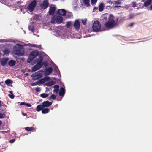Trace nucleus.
I'll list each match as a JSON object with an SVG mask.
<instances>
[{"instance_id":"ea45409f","label":"nucleus","mask_w":152,"mask_h":152,"mask_svg":"<svg viewBox=\"0 0 152 152\" xmlns=\"http://www.w3.org/2000/svg\"><path fill=\"white\" fill-rule=\"evenodd\" d=\"M25 106L29 107H30L31 106V105L28 103H26Z\"/></svg>"},{"instance_id":"3c124183","label":"nucleus","mask_w":152,"mask_h":152,"mask_svg":"<svg viewBox=\"0 0 152 152\" xmlns=\"http://www.w3.org/2000/svg\"><path fill=\"white\" fill-rule=\"evenodd\" d=\"M149 9H150V10H152V5H151V6H150Z\"/></svg>"},{"instance_id":"6e6d98bb","label":"nucleus","mask_w":152,"mask_h":152,"mask_svg":"<svg viewBox=\"0 0 152 152\" xmlns=\"http://www.w3.org/2000/svg\"><path fill=\"white\" fill-rule=\"evenodd\" d=\"M1 101H0V107H1Z\"/></svg>"},{"instance_id":"7c9ffc66","label":"nucleus","mask_w":152,"mask_h":152,"mask_svg":"<svg viewBox=\"0 0 152 152\" xmlns=\"http://www.w3.org/2000/svg\"><path fill=\"white\" fill-rule=\"evenodd\" d=\"M122 0H118L115 1L114 4H115L117 5H121V4Z\"/></svg>"},{"instance_id":"4468645a","label":"nucleus","mask_w":152,"mask_h":152,"mask_svg":"<svg viewBox=\"0 0 152 152\" xmlns=\"http://www.w3.org/2000/svg\"><path fill=\"white\" fill-rule=\"evenodd\" d=\"M56 21L58 23H62L63 18L61 16H58L56 18Z\"/></svg>"},{"instance_id":"20e7f679","label":"nucleus","mask_w":152,"mask_h":152,"mask_svg":"<svg viewBox=\"0 0 152 152\" xmlns=\"http://www.w3.org/2000/svg\"><path fill=\"white\" fill-rule=\"evenodd\" d=\"M39 54V52L37 50H34L31 52L27 60L28 62L30 63L37 56H38Z\"/></svg>"},{"instance_id":"ddd939ff","label":"nucleus","mask_w":152,"mask_h":152,"mask_svg":"<svg viewBox=\"0 0 152 152\" xmlns=\"http://www.w3.org/2000/svg\"><path fill=\"white\" fill-rule=\"evenodd\" d=\"M58 13L61 15L65 16L66 14V11L63 9H61L58 10Z\"/></svg>"},{"instance_id":"5fc2aeb1","label":"nucleus","mask_w":152,"mask_h":152,"mask_svg":"<svg viewBox=\"0 0 152 152\" xmlns=\"http://www.w3.org/2000/svg\"><path fill=\"white\" fill-rule=\"evenodd\" d=\"M9 93L11 94H12L13 93L12 91H9Z\"/></svg>"},{"instance_id":"9b49d317","label":"nucleus","mask_w":152,"mask_h":152,"mask_svg":"<svg viewBox=\"0 0 152 152\" xmlns=\"http://www.w3.org/2000/svg\"><path fill=\"white\" fill-rule=\"evenodd\" d=\"M52 103L48 101L43 102L42 103V105L43 107H49L51 105Z\"/></svg>"},{"instance_id":"b1692460","label":"nucleus","mask_w":152,"mask_h":152,"mask_svg":"<svg viewBox=\"0 0 152 152\" xmlns=\"http://www.w3.org/2000/svg\"><path fill=\"white\" fill-rule=\"evenodd\" d=\"M54 70L55 72H56V75H58L59 73V69L58 67L56 66L55 65L54 67Z\"/></svg>"},{"instance_id":"864d4df0","label":"nucleus","mask_w":152,"mask_h":152,"mask_svg":"<svg viewBox=\"0 0 152 152\" xmlns=\"http://www.w3.org/2000/svg\"><path fill=\"white\" fill-rule=\"evenodd\" d=\"M69 14H70V15H69L68 16V17H70L71 16V13H69Z\"/></svg>"},{"instance_id":"5701e85b","label":"nucleus","mask_w":152,"mask_h":152,"mask_svg":"<svg viewBox=\"0 0 152 152\" xmlns=\"http://www.w3.org/2000/svg\"><path fill=\"white\" fill-rule=\"evenodd\" d=\"M50 111V110L48 108L42 109V112L43 114H46L48 113Z\"/></svg>"},{"instance_id":"c85d7f7f","label":"nucleus","mask_w":152,"mask_h":152,"mask_svg":"<svg viewBox=\"0 0 152 152\" xmlns=\"http://www.w3.org/2000/svg\"><path fill=\"white\" fill-rule=\"evenodd\" d=\"M56 98V96L55 95L53 94L51 95L50 97H49V98L48 99L49 100H50L51 99H52L53 100L55 99Z\"/></svg>"},{"instance_id":"8fccbe9b","label":"nucleus","mask_w":152,"mask_h":152,"mask_svg":"<svg viewBox=\"0 0 152 152\" xmlns=\"http://www.w3.org/2000/svg\"><path fill=\"white\" fill-rule=\"evenodd\" d=\"M120 7H121L120 6H115L114 7L115 8H118Z\"/></svg>"},{"instance_id":"49530a36","label":"nucleus","mask_w":152,"mask_h":152,"mask_svg":"<svg viewBox=\"0 0 152 152\" xmlns=\"http://www.w3.org/2000/svg\"><path fill=\"white\" fill-rule=\"evenodd\" d=\"M15 141V139H12L10 140V142H13Z\"/></svg>"},{"instance_id":"72a5a7b5","label":"nucleus","mask_w":152,"mask_h":152,"mask_svg":"<svg viewBox=\"0 0 152 152\" xmlns=\"http://www.w3.org/2000/svg\"><path fill=\"white\" fill-rule=\"evenodd\" d=\"M6 116V115L5 113H0V119L4 118Z\"/></svg>"},{"instance_id":"4c0bfd02","label":"nucleus","mask_w":152,"mask_h":152,"mask_svg":"<svg viewBox=\"0 0 152 152\" xmlns=\"http://www.w3.org/2000/svg\"><path fill=\"white\" fill-rule=\"evenodd\" d=\"M9 97L11 98V99H13L15 97V96L13 94H9L8 95Z\"/></svg>"},{"instance_id":"dca6fc26","label":"nucleus","mask_w":152,"mask_h":152,"mask_svg":"<svg viewBox=\"0 0 152 152\" xmlns=\"http://www.w3.org/2000/svg\"><path fill=\"white\" fill-rule=\"evenodd\" d=\"M152 2V0H147L144 2V6L145 7L148 6L150 5Z\"/></svg>"},{"instance_id":"2eb2a0df","label":"nucleus","mask_w":152,"mask_h":152,"mask_svg":"<svg viewBox=\"0 0 152 152\" xmlns=\"http://www.w3.org/2000/svg\"><path fill=\"white\" fill-rule=\"evenodd\" d=\"M65 92V90L63 87H61L60 88V91L59 92V95L61 96L64 95Z\"/></svg>"},{"instance_id":"0eeeda50","label":"nucleus","mask_w":152,"mask_h":152,"mask_svg":"<svg viewBox=\"0 0 152 152\" xmlns=\"http://www.w3.org/2000/svg\"><path fill=\"white\" fill-rule=\"evenodd\" d=\"M56 10V8L55 7V5H51L50 7L49 10V13L50 15H54L55 10Z\"/></svg>"},{"instance_id":"a211bd4d","label":"nucleus","mask_w":152,"mask_h":152,"mask_svg":"<svg viewBox=\"0 0 152 152\" xmlns=\"http://www.w3.org/2000/svg\"><path fill=\"white\" fill-rule=\"evenodd\" d=\"M99 11L102 12L103 11L104 7V4L103 3H101L99 6Z\"/></svg>"},{"instance_id":"c756f323","label":"nucleus","mask_w":152,"mask_h":152,"mask_svg":"<svg viewBox=\"0 0 152 152\" xmlns=\"http://www.w3.org/2000/svg\"><path fill=\"white\" fill-rule=\"evenodd\" d=\"M46 81L45 80V79L44 78H42L40 80H39V82L40 84H42L46 82Z\"/></svg>"},{"instance_id":"393cba45","label":"nucleus","mask_w":152,"mask_h":152,"mask_svg":"<svg viewBox=\"0 0 152 152\" xmlns=\"http://www.w3.org/2000/svg\"><path fill=\"white\" fill-rule=\"evenodd\" d=\"M54 92H55L56 93H57L59 90V86L57 85H55L54 86Z\"/></svg>"},{"instance_id":"2f4dec72","label":"nucleus","mask_w":152,"mask_h":152,"mask_svg":"<svg viewBox=\"0 0 152 152\" xmlns=\"http://www.w3.org/2000/svg\"><path fill=\"white\" fill-rule=\"evenodd\" d=\"M91 4L93 5H95L97 1V0H91Z\"/></svg>"},{"instance_id":"423d86ee","label":"nucleus","mask_w":152,"mask_h":152,"mask_svg":"<svg viewBox=\"0 0 152 152\" xmlns=\"http://www.w3.org/2000/svg\"><path fill=\"white\" fill-rule=\"evenodd\" d=\"M37 4L36 1H34L31 3L28 6L27 8L29 9L30 12H32L34 10Z\"/></svg>"},{"instance_id":"58836bf2","label":"nucleus","mask_w":152,"mask_h":152,"mask_svg":"<svg viewBox=\"0 0 152 152\" xmlns=\"http://www.w3.org/2000/svg\"><path fill=\"white\" fill-rule=\"evenodd\" d=\"M132 7H137L136 3L135 2H133L132 3Z\"/></svg>"},{"instance_id":"79ce46f5","label":"nucleus","mask_w":152,"mask_h":152,"mask_svg":"<svg viewBox=\"0 0 152 152\" xmlns=\"http://www.w3.org/2000/svg\"><path fill=\"white\" fill-rule=\"evenodd\" d=\"M98 9V8L97 7H94L93 9V12H95L96 10Z\"/></svg>"},{"instance_id":"6ab92c4d","label":"nucleus","mask_w":152,"mask_h":152,"mask_svg":"<svg viewBox=\"0 0 152 152\" xmlns=\"http://www.w3.org/2000/svg\"><path fill=\"white\" fill-rule=\"evenodd\" d=\"M55 83V82L53 81L47 82L45 83V85L48 86H51L53 85Z\"/></svg>"},{"instance_id":"6e6552de","label":"nucleus","mask_w":152,"mask_h":152,"mask_svg":"<svg viewBox=\"0 0 152 152\" xmlns=\"http://www.w3.org/2000/svg\"><path fill=\"white\" fill-rule=\"evenodd\" d=\"M32 77L34 80H37L41 78L42 75L41 74L38 73V72H36L33 74L32 75Z\"/></svg>"},{"instance_id":"603ef678","label":"nucleus","mask_w":152,"mask_h":152,"mask_svg":"<svg viewBox=\"0 0 152 152\" xmlns=\"http://www.w3.org/2000/svg\"><path fill=\"white\" fill-rule=\"evenodd\" d=\"M22 115L24 116H26V114L25 113H23L22 114Z\"/></svg>"},{"instance_id":"a19ab883","label":"nucleus","mask_w":152,"mask_h":152,"mask_svg":"<svg viewBox=\"0 0 152 152\" xmlns=\"http://www.w3.org/2000/svg\"><path fill=\"white\" fill-rule=\"evenodd\" d=\"M36 91L37 92H39L40 91V88L39 87H37L36 88Z\"/></svg>"},{"instance_id":"09e8293b","label":"nucleus","mask_w":152,"mask_h":152,"mask_svg":"<svg viewBox=\"0 0 152 152\" xmlns=\"http://www.w3.org/2000/svg\"><path fill=\"white\" fill-rule=\"evenodd\" d=\"M37 85V84H36L35 83H33L32 84V86H36Z\"/></svg>"},{"instance_id":"473e14b6","label":"nucleus","mask_w":152,"mask_h":152,"mask_svg":"<svg viewBox=\"0 0 152 152\" xmlns=\"http://www.w3.org/2000/svg\"><path fill=\"white\" fill-rule=\"evenodd\" d=\"M71 22H67L66 25V26L67 28H69L70 27L71 25Z\"/></svg>"},{"instance_id":"f8f14e48","label":"nucleus","mask_w":152,"mask_h":152,"mask_svg":"<svg viewBox=\"0 0 152 152\" xmlns=\"http://www.w3.org/2000/svg\"><path fill=\"white\" fill-rule=\"evenodd\" d=\"M48 5L49 3L48 0H45L43 2L42 7L43 9H45L48 7Z\"/></svg>"},{"instance_id":"4d7b16f0","label":"nucleus","mask_w":152,"mask_h":152,"mask_svg":"<svg viewBox=\"0 0 152 152\" xmlns=\"http://www.w3.org/2000/svg\"><path fill=\"white\" fill-rule=\"evenodd\" d=\"M2 124V121L0 120V126H1Z\"/></svg>"},{"instance_id":"a18cd8bd","label":"nucleus","mask_w":152,"mask_h":152,"mask_svg":"<svg viewBox=\"0 0 152 152\" xmlns=\"http://www.w3.org/2000/svg\"><path fill=\"white\" fill-rule=\"evenodd\" d=\"M55 22V20L53 18H52V19H51V22L52 23H53Z\"/></svg>"},{"instance_id":"f704fd0d","label":"nucleus","mask_w":152,"mask_h":152,"mask_svg":"<svg viewBox=\"0 0 152 152\" xmlns=\"http://www.w3.org/2000/svg\"><path fill=\"white\" fill-rule=\"evenodd\" d=\"M86 21L87 20L86 19H85L84 20L82 19V23L85 25H86Z\"/></svg>"},{"instance_id":"f257e3e1","label":"nucleus","mask_w":152,"mask_h":152,"mask_svg":"<svg viewBox=\"0 0 152 152\" xmlns=\"http://www.w3.org/2000/svg\"><path fill=\"white\" fill-rule=\"evenodd\" d=\"M102 20L106 21L104 26L107 28H112L117 25V23L114 20V17L112 14L109 15L107 13L103 14L101 16Z\"/></svg>"},{"instance_id":"412c9836","label":"nucleus","mask_w":152,"mask_h":152,"mask_svg":"<svg viewBox=\"0 0 152 152\" xmlns=\"http://www.w3.org/2000/svg\"><path fill=\"white\" fill-rule=\"evenodd\" d=\"M83 3L86 7H89L90 6L89 0H83Z\"/></svg>"},{"instance_id":"e433bc0d","label":"nucleus","mask_w":152,"mask_h":152,"mask_svg":"<svg viewBox=\"0 0 152 152\" xmlns=\"http://www.w3.org/2000/svg\"><path fill=\"white\" fill-rule=\"evenodd\" d=\"M46 82L50 80V77H49L47 76L44 77Z\"/></svg>"},{"instance_id":"9d476101","label":"nucleus","mask_w":152,"mask_h":152,"mask_svg":"<svg viewBox=\"0 0 152 152\" xmlns=\"http://www.w3.org/2000/svg\"><path fill=\"white\" fill-rule=\"evenodd\" d=\"M53 70V69L52 67L46 69L45 72V75L47 76L50 75L52 73Z\"/></svg>"},{"instance_id":"de8ad7c7","label":"nucleus","mask_w":152,"mask_h":152,"mask_svg":"<svg viewBox=\"0 0 152 152\" xmlns=\"http://www.w3.org/2000/svg\"><path fill=\"white\" fill-rule=\"evenodd\" d=\"M20 104L22 105H25L26 103H24V102H22Z\"/></svg>"},{"instance_id":"c03bdc74","label":"nucleus","mask_w":152,"mask_h":152,"mask_svg":"<svg viewBox=\"0 0 152 152\" xmlns=\"http://www.w3.org/2000/svg\"><path fill=\"white\" fill-rule=\"evenodd\" d=\"M134 23H132L130 24L129 26L132 27L134 25Z\"/></svg>"},{"instance_id":"13d9d810","label":"nucleus","mask_w":152,"mask_h":152,"mask_svg":"<svg viewBox=\"0 0 152 152\" xmlns=\"http://www.w3.org/2000/svg\"><path fill=\"white\" fill-rule=\"evenodd\" d=\"M1 0V1L2 2H3V1H4L5 2V1L6 0Z\"/></svg>"},{"instance_id":"f3484780","label":"nucleus","mask_w":152,"mask_h":152,"mask_svg":"<svg viewBox=\"0 0 152 152\" xmlns=\"http://www.w3.org/2000/svg\"><path fill=\"white\" fill-rule=\"evenodd\" d=\"M8 59L3 58L1 59V64L2 66H4L8 61Z\"/></svg>"},{"instance_id":"37998d69","label":"nucleus","mask_w":152,"mask_h":152,"mask_svg":"<svg viewBox=\"0 0 152 152\" xmlns=\"http://www.w3.org/2000/svg\"><path fill=\"white\" fill-rule=\"evenodd\" d=\"M4 54H8L9 52L8 50H5L4 52Z\"/></svg>"},{"instance_id":"c9c22d12","label":"nucleus","mask_w":152,"mask_h":152,"mask_svg":"<svg viewBox=\"0 0 152 152\" xmlns=\"http://www.w3.org/2000/svg\"><path fill=\"white\" fill-rule=\"evenodd\" d=\"M35 48H40L41 47V46L40 45H32Z\"/></svg>"},{"instance_id":"bb28decb","label":"nucleus","mask_w":152,"mask_h":152,"mask_svg":"<svg viewBox=\"0 0 152 152\" xmlns=\"http://www.w3.org/2000/svg\"><path fill=\"white\" fill-rule=\"evenodd\" d=\"M48 96V94H47L45 93H42L40 95V96L42 98H45Z\"/></svg>"},{"instance_id":"4be33fe9","label":"nucleus","mask_w":152,"mask_h":152,"mask_svg":"<svg viewBox=\"0 0 152 152\" xmlns=\"http://www.w3.org/2000/svg\"><path fill=\"white\" fill-rule=\"evenodd\" d=\"M43 107L42 106V105H38L36 108V110L38 112L40 111L41 110H42L43 109Z\"/></svg>"},{"instance_id":"1a4fd4ad","label":"nucleus","mask_w":152,"mask_h":152,"mask_svg":"<svg viewBox=\"0 0 152 152\" xmlns=\"http://www.w3.org/2000/svg\"><path fill=\"white\" fill-rule=\"evenodd\" d=\"M74 26L75 29L78 31L80 28V23L78 20H75L74 24Z\"/></svg>"},{"instance_id":"39448f33","label":"nucleus","mask_w":152,"mask_h":152,"mask_svg":"<svg viewBox=\"0 0 152 152\" xmlns=\"http://www.w3.org/2000/svg\"><path fill=\"white\" fill-rule=\"evenodd\" d=\"M92 29L94 32H98L101 29V25L100 22L98 21L94 22L93 24Z\"/></svg>"},{"instance_id":"f03ea898","label":"nucleus","mask_w":152,"mask_h":152,"mask_svg":"<svg viewBox=\"0 0 152 152\" xmlns=\"http://www.w3.org/2000/svg\"><path fill=\"white\" fill-rule=\"evenodd\" d=\"M17 46L14 48L13 52L18 56H23L24 50L23 46L20 44H17Z\"/></svg>"},{"instance_id":"cd10ccee","label":"nucleus","mask_w":152,"mask_h":152,"mask_svg":"<svg viewBox=\"0 0 152 152\" xmlns=\"http://www.w3.org/2000/svg\"><path fill=\"white\" fill-rule=\"evenodd\" d=\"M5 83L7 85H9L11 84L12 83V81L10 79H7L5 82Z\"/></svg>"},{"instance_id":"a878e982","label":"nucleus","mask_w":152,"mask_h":152,"mask_svg":"<svg viewBox=\"0 0 152 152\" xmlns=\"http://www.w3.org/2000/svg\"><path fill=\"white\" fill-rule=\"evenodd\" d=\"M25 129L28 131H31L34 130V127H26L25 128Z\"/></svg>"},{"instance_id":"7ed1b4c3","label":"nucleus","mask_w":152,"mask_h":152,"mask_svg":"<svg viewBox=\"0 0 152 152\" xmlns=\"http://www.w3.org/2000/svg\"><path fill=\"white\" fill-rule=\"evenodd\" d=\"M37 64L34 66L31 69V72H34L39 69L42 66V61L43 60V57L41 56H40L38 58L36 59Z\"/></svg>"},{"instance_id":"aec40b11","label":"nucleus","mask_w":152,"mask_h":152,"mask_svg":"<svg viewBox=\"0 0 152 152\" xmlns=\"http://www.w3.org/2000/svg\"><path fill=\"white\" fill-rule=\"evenodd\" d=\"M15 61L14 60H11L8 62L9 65L10 66H14L15 65Z\"/></svg>"}]
</instances>
